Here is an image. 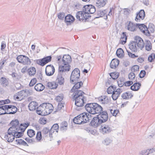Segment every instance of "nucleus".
<instances>
[{"mask_svg":"<svg viewBox=\"0 0 155 155\" xmlns=\"http://www.w3.org/2000/svg\"><path fill=\"white\" fill-rule=\"evenodd\" d=\"M96 11L94 6L91 5H88L84 6L83 8V11H79L76 14L77 19L81 21H83L90 17L89 14L94 13Z\"/></svg>","mask_w":155,"mask_h":155,"instance_id":"f257e3e1","label":"nucleus"},{"mask_svg":"<svg viewBox=\"0 0 155 155\" xmlns=\"http://www.w3.org/2000/svg\"><path fill=\"white\" fill-rule=\"evenodd\" d=\"M72 94L73 98L75 100V104L78 107L84 106L85 103L84 101L85 97L83 95L84 93L81 90L75 91Z\"/></svg>","mask_w":155,"mask_h":155,"instance_id":"f03ea898","label":"nucleus"},{"mask_svg":"<svg viewBox=\"0 0 155 155\" xmlns=\"http://www.w3.org/2000/svg\"><path fill=\"white\" fill-rule=\"evenodd\" d=\"M16 131H15L11 128L8 129L7 132L4 135V138L5 140L8 142H12L14 140L15 137L20 138L21 133L19 132L16 133Z\"/></svg>","mask_w":155,"mask_h":155,"instance_id":"7ed1b4c3","label":"nucleus"},{"mask_svg":"<svg viewBox=\"0 0 155 155\" xmlns=\"http://www.w3.org/2000/svg\"><path fill=\"white\" fill-rule=\"evenodd\" d=\"M72 61L71 58L69 54L64 55L62 59V64L63 65H60L59 66V68H63L62 70L65 71H69L70 69V66L69 64Z\"/></svg>","mask_w":155,"mask_h":155,"instance_id":"20e7f679","label":"nucleus"},{"mask_svg":"<svg viewBox=\"0 0 155 155\" xmlns=\"http://www.w3.org/2000/svg\"><path fill=\"white\" fill-rule=\"evenodd\" d=\"M63 68H60L58 69V73L55 82L57 84L63 85L65 82L64 76L66 74L65 71L62 69Z\"/></svg>","mask_w":155,"mask_h":155,"instance_id":"39448f33","label":"nucleus"},{"mask_svg":"<svg viewBox=\"0 0 155 155\" xmlns=\"http://www.w3.org/2000/svg\"><path fill=\"white\" fill-rule=\"evenodd\" d=\"M80 77V72L78 68H75L72 71L70 78L71 83L74 84L75 82L79 81Z\"/></svg>","mask_w":155,"mask_h":155,"instance_id":"423d86ee","label":"nucleus"},{"mask_svg":"<svg viewBox=\"0 0 155 155\" xmlns=\"http://www.w3.org/2000/svg\"><path fill=\"white\" fill-rule=\"evenodd\" d=\"M16 59L18 62L24 65H30L31 63V60L27 56L20 55L18 56Z\"/></svg>","mask_w":155,"mask_h":155,"instance_id":"0eeeda50","label":"nucleus"},{"mask_svg":"<svg viewBox=\"0 0 155 155\" xmlns=\"http://www.w3.org/2000/svg\"><path fill=\"white\" fill-rule=\"evenodd\" d=\"M96 103L87 104L85 106V108L87 111L89 113L92 114H96Z\"/></svg>","mask_w":155,"mask_h":155,"instance_id":"6e6552de","label":"nucleus"},{"mask_svg":"<svg viewBox=\"0 0 155 155\" xmlns=\"http://www.w3.org/2000/svg\"><path fill=\"white\" fill-rule=\"evenodd\" d=\"M51 59L52 57L51 55H50L44 57L42 59L36 60V62L38 64L43 66L46 64L50 62Z\"/></svg>","mask_w":155,"mask_h":155,"instance_id":"1a4fd4ad","label":"nucleus"},{"mask_svg":"<svg viewBox=\"0 0 155 155\" xmlns=\"http://www.w3.org/2000/svg\"><path fill=\"white\" fill-rule=\"evenodd\" d=\"M137 29L138 28L144 34L148 37H151L150 32L148 28L144 24H136Z\"/></svg>","mask_w":155,"mask_h":155,"instance_id":"9d476101","label":"nucleus"},{"mask_svg":"<svg viewBox=\"0 0 155 155\" xmlns=\"http://www.w3.org/2000/svg\"><path fill=\"white\" fill-rule=\"evenodd\" d=\"M112 131V129L110 126L105 124L101 126L100 129V132L104 135L109 134Z\"/></svg>","mask_w":155,"mask_h":155,"instance_id":"9b49d317","label":"nucleus"},{"mask_svg":"<svg viewBox=\"0 0 155 155\" xmlns=\"http://www.w3.org/2000/svg\"><path fill=\"white\" fill-rule=\"evenodd\" d=\"M29 122H27L24 123H21L20 124V126L17 128L18 130L17 131H16V133L19 132L21 133V137L23 134V133L27 128L29 125Z\"/></svg>","mask_w":155,"mask_h":155,"instance_id":"f8f14e48","label":"nucleus"},{"mask_svg":"<svg viewBox=\"0 0 155 155\" xmlns=\"http://www.w3.org/2000/svg\"><path fill=\"white\" fill-rule=\"evenodd\" d=\"M102 121L100 120L99 117L97 115L96 117H93L90 124L94 127H96L102 124Z\"/></svg>","mask_w":155,"mask_h":155,"instance_id":"ddd939ff","label":"nucleus"},{"mask_svg":"<svg viewBox=\"0 0 155 155\" xmlns=\"http://www.w3.org/2000/svg\"><path fill=\"white\" fill-rule=\"evenodd\" d=\"M99 117L100 120H102V123L107 121L108 119V117L107 112L106 110H103L101 113L97 115Z\"/></svg>","mask_w":155,"mask_h":155,"instance_id":"4468645a","label":"nucleus"},{"mask_svg":"<svg viewBox=\"0 0 155 155\" xmlns=\"http://www.w3.org/2000/svg\"><path fill=\"white\" fill-rule=\"evenodd\" d=\"M136 16L135 20L137 22H140V19L143 20L144 19L145 16V13L143 9L140 10L139 12L136 14Z\"/></svg>","mask_w":155,"mask_h":155,"instance_id":"2eb2a0df","label":"nucleus"},{"mask_svg":"<svg viewBox=\"0 0 155 155\" xmlns=\"http://www.w3.org/2000/svg\"><path fill=\"white\" fill-rule=\"evenodd\" d=\"M96 12L97 13L94 14V15H97L95 16L96 18H99L100 17H103L105 19H107V9L104 10H100L97 11Z\"/></svg>","mask_w":155,"mask_h":155,"instance_id":"dca6fc26","label":"nucleus"},{"mask_svg":"<svg viewBox=\"0 0 155 155\" xmlns=\"http://www.w3.org/2000/svg\"><path fill=\"white\" fill-rule=\"evenodd\" d=\"M113 92L112 94V97L114 100H116L120 96V94L122 92L123 89L120 88H114Z\"/></svg>","mask_w":155,"mask_h":155,"instance_id":"f3484780","label":"nucleus"},{"mask_svg":"<svg viewBox=\"0 0 155 155\" xmlns=\"http://www.w3.org/2000/svg\"><path fill=\"white\" fill-rule=\"evenodd\" d=\"M55 71V69L53 66L51 64L48 65L45 68V73L47 75L51 76L52 75Z\"/></svg>","mask_w":155,"mask_h":155,"instance_id":"a211bd4d","label":"nucleus"},{"mask_svg":"<svg viewBox=\"0 0 155 155\" xmlns=\"http://www.w3.org/2000/svg\"><path fill=\"white\" fill-rule=\"evenodd\" d=\"M45 104V115L51 114L53 110L54 107L52 105L49 103H44Z\"/></svg>","mask_w":155,"mask_h":155,"instance_id":"6ab92c4d","label":"nucleus"},{"mask_svg":"<svg viewBox=\"0 0 155 155\" xmlns=\"http://www.w3.org/2000/svg\"><path fill=\"white\" fill-rule=\"evenodd\" d=\"M45 104L44 103H43L37 107L36 111L37 114L41 116H45Z\"/></svg>","mask_w":155,"mask_h":155,"instance_id":"aec40b11","label":"nucleus"},{"mask_svg":"<svg viewBox=\"0 0 155 155\" xmlns=\"http://www.w3.org/2000/svg\"><path fill=\"white\" fill-rule=\"evenodd\" d=\"M127 23L128 24L126 27L128 30L133 32L137 30L136 24L129 21H127Z\"/></svg>","mask_w":155,"mask_h":155,"instance_id":"412c9836","label":"nucleus"},{"mask_svg":"<svg viewBox=\"0 0 155 155\" xmlns=\"http://www.w3.org/2000/svg\"><path fill=\"white\" fill-rule=\"evenodd\" d=\"M59 127L57 124H54L51 127L50 129V132L49 134V137L50 139H52L53 138V134L55 131L56 132L58 133L59 130Z\"/></svg>","mask_w":155,"mask_h":155,"instance_id":"4be33fe9","label":"nucleus"},{"mask_svg":"<svg viewBox=\"0 0 155 155\" xmlns=\"http://www.w3.org/2000/svg\"><path fill=\"white\" fill-rule=\"evenodd\" d=\"M19 123L18 120H14L12 121L10 123V124L11 125V127H10L9 129L11 128L13 130L15 131H17L18 128V127Z\"/></svg>","mask_w":155,"mask_h":155,"instance_id":"5701e85b","label":"nucleus"},{"mask_svg":"<svg viewBox=\"0 0 155 155\" xmlns=\"http://www.w3.org/2000/svg\"><path fill=\"white\" fill-rule=\"evenodd\" d=\"M74 20V18L70 14H68L65 17L64 21L67 25H70Z\"/></svg>","mask_w":155,"mask_h":155,"instance_id":"b1692460","label":"nucleus"},{"mask_svg":"<svg viewBox=\"0 0 155 155\" xmlns=\"http://www.w3.org/2000/svg\"><path fill=\"white\" fill-rule=\"evenodd\" d=\"M81 117L82 115L80 114L75 117L73 119L74 122L75 124H84V121Z\"/></svg>","mask_w":155,"mask_h":155,"instance_id":"393cba45","label":"nucleus"},{"mask_svg":"<svg viewBox=\"0 0 155 155\" xmlns=\"http://www.w3.org/2000/svg\"><path fill=\"white\" fill-rule=\"evenodd\" d=\"M74 86L71 91V92H74L75 91H78L79 89L83 85V83L81 81H77L75 83Z\"/></svg>","mask_w":155,"mask_h":155,"instance_id":"a878e982","label":"nucleus"},{"mask_svg":"<svg viewBox=\"0 0 155 155\" xmlns=\"http://www.w3.org/2000/svg\"><path fill=\"white\" fill-rule=\"evenodd\" d=\"M119 64V61L118 60L113 59L110 63V67L111 68L115 69L118 66Z\"/></svg>","mask_w":155,"mask_h":155,"instance_id":"bb28decb","label":"nucleus"},{"mask_svg":"<svg viewBox=\"0 0 155 155\" xmlns=\"http://www.w3.org/2000/svg\"><path fill=\"white\" fill-rule=\"evenodd\" d=\"M136 82L135 83L130 87V89L134 91H137L140 88L141 86V84L140 83L137 82L136 80Z\"/></svg>","mask_w":155,"mask_h":155,"instance_id":"cd10ccee","label":"nucleus"},{"mask_svg":"<svg viewBox=\"0 0 155 155\" xmlns=\"http://www.w3.org/2000/svg\"><path fill=\"white\" fill-rule=\"evenodd\" d=\"M137 45L134 41H132L129 45V48L132 52H135L137 51Z\"/></svg>","mask_w":155,"mask_h":155,"instance_id":"c85d7f7f","label":"nucleus"},{"mask_svg":"<svg viewBox=\"0 0 155 155\" xmlns=\"http://www.w3.org/2000/svg\"><path fill=\"white\" fill-rule=\"evenodd\" d=\"M38 105L37 102L35 101H31L29 104L28 105V108L31 111H33L35 110L36 109V107Z\"/></svg>","mask_w":155,"mask_h":155,"instance_id":"c756f323","label":"nucleus"},{"mask_svg":"<svg viewBox=\"0 0 155 155\" xmlns=\"http://www.w3.org/2000/svg\"><path fill=\"white\" fill-rule=\"evenodd\" d=\"M96 6L100 8L104 7L106 4L107 0H97Z\"/></svg>","mask_w":155,"mask_h":155,"instance_id":"7c9ffc66","label":"nucleus"},{"mask_svg":"<svg viewBox=\"0 0 155 155\" xmlns=\"http://www.w3.org/2000/svg\"><path fill=\"white\" fill-rule=\"evenodd\" d=\"M0 83L3 87H6L8 86L9 82L8 79L2 77L1 78Z\"/></svg>","mask_w":155,"mask_h":155,"instance_id":"2f4dec72","label":"nucleus"},{"mask_svg":"<svg viewBox=\"0 0 155 155\" xmlns=\"http://www.w3.org/2000/svg\"><path fill=\"white\" fill-rule=\"evenodd\" d=\"M45 87L41 83L37 84L35 86V89L37 91H41L45 89Z\"/></svg>","mask_w":155,"mask_h":155,"instance_id":"473e14b6","label":"nucleus"},{"mask_svg":"<svg viewBox=\"0 0 155 155\" xmlns=\"http://www.w3.org/2000/svg\"><path fill=\"white\" fill-rule=\"evenodd\" d=\"M98 101L101 104H107L108 103V99L105 96H101L97 98Z\"/></svg>","mask_w":155,"mask_h":155,"instance_id":"72a5a7b5","label":"nucleus"},{"mask_svg":"<svg viewBox=\"0 0 155 155\" xmlns=\"http://www.w3.org/2000/svg\"><path fill=\"white\" fill-rule=\"evenodd\" d=\"M41 132L43 137H48V133L49 136V137L50 129V130L47 127H44L43 129Z\"/></svg>","mask_w":155,"mask_h":155,"instance_id":"f704fd0d","label":"nucleus"},{"mask_svg":"<svg viewBox=\"0 0 155 155\" xmlns=\"http://www.w3.org/2000/svg\"><path fill=\"white\" fill-rule=\"evenodd\" d=\"M15 141L17 145H23L25 146L28 147L29 146L27 143L23 140L21 139H16Z\"/></svg>","mask_w":155,"mask_h":155,"instance_id":"c9c22d12","label":"nucleus"},{"mask_svg":"<svg viewBox=\"0 0 155 155\" xmlns=\"http://www.w3.org/2000/svg\"><path fill=\"white\" fill-rule=\"evenodd\" d=\"M133 97L131 93L129 92H126L123 93L121 95L122 97L124 99H128L131 98Z\"/></svg>","mask_w":155,"mask_h":155,"instance_id":"e433bc0d","label":"nucleus"},{"mask_svg":"<svg viewBox=\"0 0 155 155\" xmlns=\"http://www.w3.org/2000/svg\"><path fill=\"white\" fill-rule=\"evenodd\" d=\"M47 86L50 89H54L57 88L58 86V84H57L55 81H53L48 82Z\"/></svg>","mask_w":155,"mask_h":155,"instance_id":"4c0bfd02","label":"nucleus"},{"mask_svg":"<svg viewBox=\"0 0 155 155\" xmlns=\"http://www.w3.org/2000/svg\"><path fill=\"white\" fill-rule=\"evenodd\" d=\"M68 123L66 121L62 122L60 124V129L61 131L66 130L67 129Z\"/></svg>","mask_w":155,"mask_h":155,"instance_id":"58836bf2","label":"nucleus"},{"mask_svg":"<svg viewBox=\"0 0 155 155\" xmlns=\"http://www.w3.org/2000/svg\"><path fill=\"white\" fill-rule=\"evenodd\" d=\"M117 56L119 58H121L124 56V52L123 50L121 48H118L116 52Z\"/></svg>","mask_w":155,"mask_h":155,"instance_id":"ea45409f","label":"nucleus"},{"mask_svg":"<svg viewBox=\"0 0 155 155\" xmlns=\"http://www.w3.org/2000/svg\"><path fill=\"white\" fill-rule=\"evenodd\" d=\"M82 115V118L83 120L84 121L83 123L84 124L89 122V120L88 119V116L87 114V113L84 112L81 114Z\"/></svg>","mask_w":155,"mask_h":155,"instance_id":"a19ab883","label":"nucleus"},{"mask_svg":"<svg viewBox=\"0 0 155 155\" xmlns=\"http://www.w3.org/2000/svg\"><path fill=\"white\" fill-rule=\"evenodd\" d=\"M113 141L111 138L109 137H107L105 138L104 140L103 141L102 143L104 145L107 146L110 144Z\"/></svg>","mask_w":155,"mask_h":155,"instance_id":"79ce46f5","label":"nucleus"},{"mask_svg":"<svg viewBox=\"0 0 155 155\" xmlns=\"http://www.w3.org/2000/svg\"><path fill=\"white\" fill-rule=\"evenodd\" d=\"M121 38V39H124V40H120V43L123 45H124L126 43L127 38L126 33L125 32H123L122 33Z\"/></svg>","mask_w":155,"mask_h":155,"instance_id":"37998d69","label":"nucleus"},{"mask_svg":"<svg viewBox=\"0 0 155 155\" xmlns=\"http://www.w3.org/2000/svg\"><path fill=\"white\" fill-rule=\"evenodd\" d=\"M28 71L29 75L30 76H33L36 73V68L34 67H31L28 69Z\"/></svg>","mask_w":155,"mask_h":155,"instance_id":"c03bdc74","label":"nucleus"},{"mask_svg":"<svg viewBox=\"0 0 155 155\" xmlns=\"http://www.w3.org/2000/svg\"><path fill=\"white\" fill-rule=\"evenodd\" d=\"M95 105H96V110L95 111L96 112V114H99L103 110V107L99 104L96 103Z\"/></svg>","mask_w":155,"mask_h":155,"instance_id":"a18cd8bd","label":"nucleus"},{"mask_svg":"<svg viewBox=\"0 0 155 155\" xmlns=\"http://www.w3.org/2000/svg\"><path fill=\"white\" fill-rule=\"evenodd\" d=\"M110 75L113 80H116L119 77L120 74L119 73L114 72L109 74Z\"/></svg>","mask_w":155,"mask_h":155,"instance_id":"49530a36","label":"nucleus"},{"mask_svg":"<svg viewBox=\"0 0 155 155\" xmlns=\"http://www.w3.org/2000/svg\"><path fill=\"white\" fill-rule=\"evenodd\" d=\"M148 31L150 33H153L155 31V26L151 23L149 24L148 28Z\"/></svg>","mask_w":155,"mask_h":155,"instance_id":"de8ad7c7","label":"nucleus"},{"mask_svg":"<svg viewBox=\"0 0 155 155\" xmlns=\"http://www.w3.org/2000/svg\"><path fill=\"white\" fill-rule=\"evenodd\" d=\"M145 47L146 50L148 51H150L152 49V44L150 41H146Z\"/></svg>","mask_w":155,"mask_h":155,"instance_id":"09e8293b","label":"nucleus"},{"mask_svg":"<svg viewBox=\"0 0 155 155\" xmlns=\"http://www.w3.org/2000/svg\"><path fill=\"white\" fill-rule=\"evenodd\" d=\"M27 134L30 137H32L35 135V132L34 130L30 129L28 130L27 132Z\"/></svg>","mask_w":155,"mask_h":155,"instance_id":"8fccbe9b","label":"nucleus"},{"mask_svg":"<svg viewBox=\"0 0 155 155\" xmlns=\"http://www.w3.org/2000/svg\"><path fill=\"white\" fill-rule=\"evenodd\" d=\"M114 88H117L115 86H110L109 87L107 90V92L108 94H112L114 90Z\"/></svg>","mask_w":155,"mask_h":155,"instance_id":"3c124183","label":"nucleus"},{"mask_svg":"<svg viewBox=\"0 0 155 155\" xmlns=\"http://www.w3.org/2000/svg\"><path fill=\"white\" fill-rule=\"evenodd\" d=\"M10 75H11L14 80H18L19 79V76L18 74L15 72H13Z\"/></svg>","mask_w":155,"mask_h":155,"instance_id":"603ef678","label":"nucleus"},{"mask_svg":"<svg viewBox=\"0 0 155 155\" xmlns=\"http://www.w3.org/2000/svg\"><path fill=\"white\" fill-rule=\"evenodd\" d=\"M42 138V133L41 131H38L37 133L36 139L38 141H40Z\"/></svg>","mask_w":155,"mask_h":155,"instance_id":"864d4df0","label":"nucleus"},{"mask_svg":"<svg viewBox=\"0 0 155 155\" xmlns=\"http://www.w3.org/2000/svg\"><path fill=\"white\" fill-rule=\"evenodd\" d=\"M11 108L12 112H7V114H14L17 111V108L15 106H12V107Z\"/></svg>","mask_w":155,"mask_h":155,"instance_id":"5fc2aeb1","label":"nucleus"},{"mask_svg":"<svg viewBox=\"0 0 155 155\" xmlns=\"http://www.w3.org/2000/svg\"><path fill=\"white\" fill-rule=\"evenodd\" d=\"M137 46L138 48H140L141 49H142L144 48V43L143 39L140 41V42L137 43Z\"/></svg>","mask_w":155,"mask_h":155,"instance_id":"6e6d98bb","label":"nucleus"},{"mask_svg":"<svg viewBox=\"0 0 155 155\" xmlns=\"http://www.w3.org/2000/svg\"><path fill=\"white\" fill-rule=\"evenodd\" d=\"M24 93L26 94L25 96H28L32 95L33 94V91L31 90L25 89L24 90Z\"/></svg>","mask_w":155,"mask_h":155,"instance_id":"4d7b16f0","label":"nucleus"},{"mask_svg":"<svg viewBox=\"0 0 155 155\" xmlns=\"http://www.w3.org/2000/svg\"><path fill=\"white\" fill-rule=\"evenodd\" d=\"M140 154L141 155H148L150 154L149 149L142 150L140 153Z\"/></svg>","mask_w":155,"mask_h":155,"instance_id":"13d9d810","label":"nucleus"},{"mask_svg":"<svg viewBox=\"0 0 155 155\" xmlns=\"http://www.w3.org/2000/svg\"><path fill=\"white\" fill-rule=\"evenodd\" d=\"M65 16V14L64 12L59 13L58 14V17L60 20H63Z\"/></svg>","mask_w":155,"mask_h":155,"instance_id":"bf43d9fd","label":"nucleus"},{"mask_svg":"<svg viewBox=\"0 0 155 155\" xmlns=\"http://www.w3.org/2000/svg\"><path fill=\"white\" fill-rule=\"evenodd\" d=\"M110 113L113 116H116L118 114L119 112V110L116 109L113 110V109L110 110Z\"/></svg>","mask_w":155,"mask_h":155,"instance_id":"052dcab7","label":"nucleus"},{"mask_svg":"<svg viewBox=\"0 0 155 155\" xmlns=\"http://www.w3.org/2000/svg\"><path fill=\"white\" fill-rule=\"evenodd\" d=\"M155 57V54L154 53H152L150 55L148 58V60L150 62H152L153 61V59Z\"/></svg>","mask_w":155,"mask_h":155,"instance_id":"680f3d73","label":"nucleus"},{"mask_svg":"<svg viewBox=\"0 0 155 155\" xmlns=\"http://www.w3.org/2000/svg\"><path fill=\"white\" fill-rule=\"evenodd\" d=\"M142 39L140 37L138 36H136L135 37L134 41L135 42V43L137 45V43H139L140 41Z\"/></svg>","mask_w":155,"mask_h":155,"instance_id":"e2e57ef3","label":"nucleus"},{"mask_svg":"<svg viewBox=\"0 0 155 155\" xmlns=\"http://www.w3.org/2000/svg\"><path fill=\"white\" fill-rule=\"evenodd\" d=\"M139 66L137 65H135L133 66L131 68L132 72H135L139 71Z\"/></svg>","mask_w":155,"mask_h":155,"instance_id":"0e129e2a","label":"nucleus"},{"mask_svg":"<svg viewBox=\"0 0 155 155\" xmlns=\"http://www.w3.org/2000/svg\"><path fill=\"white\" fill-rule=\"evenodd\" d=\"M128 76L130 80H133L134 79L135 75L134 72H131L129 74Z\"/></svg>","mask_w":155,"mask_h":155,"instance_id":"69168bd1","label":"nucleus"},{"mask_svg":"<svg viewBox=\"0 0 155 155\" xmlns=\"http://www.w3.org/2000/svg\"><path fill=\"white\" fill-rule=\"evenodd\" d=\"M37 81V80L36 78H34L31 79L30 83L29 86L30 87L33 86L35 84H36Z\"/></svg>","mask_w":155,"mask_h":155,"instance_id":"338daca9","label":"nucleus"},{"mask_svg":"<svg viewBox=\"0 0 155 155\" xmlns=\"http://www.w3.org/2000/svg\"><path fill=\"white\" fill-rule=\"evenodd\" d=\"M146 74V72L144 70H141L139 74V77L140 78H143Z\"/></svg>","mask_w":155,"mask_h":155,"instance_id":"774afa93","label":"nucleus"}]
</instances>
